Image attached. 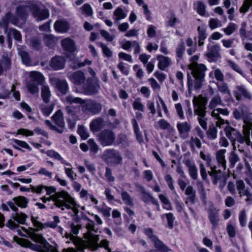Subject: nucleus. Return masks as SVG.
Instances as JSON below:
<instances>
[{
  "label": "nucleus",
  "mask_w": 252,
  "mask_h": 252,
  "mask_svg": "<svg viewBox=\"0 0 252 252\" xmlns=\"http://www.w3.org/2000/svg\"><path fill=\"white\" fill-rule=\"evenodd\" d=\"M41 200L44 203L53 200L55 205L62 210L71 209L75 215L78 213L77 205L70 195L66 191H62L52 197H42Z\"/></svg>",
  "instance_id": "1"
},
{
  "label": "nucleus",
  "mask_w": 252,
  "mask_h": 252,
  "mask_svg": "<svg viewBox=\"0 0 252 252\" xmlns=\"http://www.w3.org/2000/svg\"><path fill=\"white\" fill-rule=\"evenodd\" d=\"M207 67L205 65H199L194 71H191L192 78L188 74V86L189 93L201 88L204 80L205 72Z\"/></svg>",
  "instance_id": "2"
},
{
  "label": "nucleus",
  "mask_w": 252,
  "mask_h": 252,
  "mask_svg": "<svg viewBox=\"0 0 252 252\" xmlns=\"http://www.w3.org/2000/svg\"><path fill=\"white\" fill-rule=\"evenodd\" d=\"M207 102V98L203 96L202 95H200L198 96H194L192 100L194 113L198 116V120L199 123L205 130L207 128L206 120L205 118L206 113V105Z\"/></svg>",
  "instance_id": "3"
},
{
  "label": "nucleus",
  "mask_w": 252,
  "mask_h": 252,
  "mask_svg": "<svg viewBox=\"0 0 252 252\" xmlns=\"http://www.w3.org/2000/svg\"><path fill=\"white\" fill-rule=\"evenodd\" d=\"M243 134L242 135L239 131L236 129L229 126L225 127V132L226 136L231 140L233 146V150L235 151L236 147L235 146V141H237L243 144L246 143V145L249 146L250 144V139L249 136L248 129L246 126H243Z\"/></svg>",
  "instance_id": "4"
},
{
  "label": "nucleus",
  "mask_w": 252,
  "mask_h": 252,
  "mask_svg": "<svg viewBox=\"0 0 252 252\" xmlns=\"http://www.w3.org/2000/svg\"><path fill=\"white\" fill-rule=\"evenodd\" d=\"M61 44L63 48L68 52L67 56L70 63L69 65L72 69H76L79 65V62L75 57L77 51L75 49L73 41L70 38H66L62 41Z\"/></svg>",
  "instance_id": "5"
},
{
  "label": "nucleus",
  "mask_w": 252,
  "mask_h": 252,
  "mask_svg": "<svg viewBox=\"0 0 252 252\" xmlns=\"http://www.w3.org/2000/svg\"><path fill=\"white\" fill-rule=\"evenodd\" d=\"M52 120L54 123L57 126L54 125L49 120H46L45 124L48 127L56 131L59 133H62L64 129V122L63 114L60 110H58L52 117Z\"/></svg>",
  "instance_id": "6"
},
{
  "label": "nucleus",
  "mask_w": 252,
  "mask_h": 252,
  "mask_svg": "<svg viewBox=\"0 0 252 252\" xmlns=\"http://www.w3.org/2000/svg\"><path fill=\"white\" fill-rule=\"evenodd\" d=\"M89 71L91 77L88 78L83 86V88L85 94H91L97 93L99 89L100 86L98 79L95 77L94 71L91 68H89Z\"/></svg>",
  "instance_id": "7"
},
{
  "label": "nucleus",
  "mask_w": 252,
  "mask_h": 252,
  "mask_svg": "<svg viewBox=\"0 0 252 252\" xmlns=\"http://www.w3.org/2000/svg\"><path fill=\"white\" fill-rule=\"evenodd\" d=\"M102 158L109 165H118L122 161V158L119 152L113 149L106 150L102 156Z\"/></svg>",
  "instance_id": "8"
},
{
  "label": "nucleus",
  "mask_w": 252,
  "mask_h": 252,
  "mask_svg": "<svg viewBox=\"0 0 252 252\" xmlns=\"http://www.w3.org/2000/svg\"><path fill=\"white\" fill-rule=\"evenodd\" d=\"M30 11L36 21H40L47 19L49 16L48 9L40 7L35 3L30 4Z\"/></svg>",
  "instance_id": "9"
},
{
  "label": "nucleus",
  "mask_w": 252,
  "mask_h": 252,
  "mask_svg": "<svg viewBox=\"0 0 252 252\" xmlns=\"http://www.w3.org/2000/svg\"><path fill=\"white\" fill-rule=\"evenodd\" d=\"M85 113L95 114L101 109V105L90 100H84L80 98V108Z\"/></svg>",
  "instance_id": "10"
},
{
  "label": "nucleus",
  "mask_w": 252,
  "mask_h": 252,
  "mask_svg": "<svg viewBox=\"0 0 252 252\" xmlns=\"http://www.w3.org/2000/svg\"><path fill=\"white\" fill-rule=\"evenodd\" d=\"M12 218L13 220H9L6 223V226L11 229H14L18 227L19 224H25L28 216L24 213L16 212L12 215Z\"/></svg>",
  "instance_id": "11"
},
{
  "label": "nucleus",
  "mask_w": 252,
  "mask_h": 252,
  "mask_svg": "<svg viewBox=\"0 0 252 252\" xmlns=\"http://www.w3.org/2000/svg\"><path fill=\"white\" fill-rule=\"evenodd\" d=\"M115 139L114 133L111 130H103L100 134L99 140L104 146L112 145Z\"/></svg>",
  "instance_id": "12"
},
{
  "label": "nucleus",
  "mask_w": 252,
  "mask_h": 252,
  "mask_svg": "<svg viewBox=\"0 0 252 252\" xmlns=\"http://www.w3.org/2000/svg\"><path fill=\"white\" fill-rule=\"evenodd\" d=\"M39 219L38 217L32 216L31 217V221L33 226L36 227V231H37L45 229L47 227L55 228L57 226V224L54 221L42 223L39 221Z\"/></svg>",
  "instance_id": "13"
},
{
  "label": "nucleus",
  "mask_w": 252,
  "mask_h": 252,
  "mask_svg": "<svg viewBox=\"0 0 252 252\" xmlns=\"http://www.w3.org/2000/svg\"><path fill=\"white\" fill-rule=\"evenodd\" d=\"M237 189L238 191V193L240 197L242 196H246L247 198L246 201L248 203L252 202V194L245 188V186L244 182L242 180H238L236 182Z\"/></svg>",
  "instance_id": "14"
},
{
  "label": "nucleus",
  "mask_w": 252,
  "mask_h": 252,
  "mask_svg": "<svg viewBox=\"0 0 252 252\" xmlns=\"http://www.w3.org/2000/svg\"><path fill=\"white\" fill-rule=\"evenodd\" d=\"M237 189L238 191V193L240 197L242 196H246L247 198L246 201L248 203L252 202V194L245 188V186L244 182L242 180H238L236 182Z\"/></svg>",
  "instance_id": "15"
},
{
  "label": "nucleus",
  "mask_w": 252,
  "mask_h": 252,
  "mask_svg": "<svg viewBox=\"0 0 252 252\" xmlns=\"http://www.w3.org/2000/svg\"><path fill=\"white\" fill-rule=\"evenodd\" d=\"M237 189L238 191V193L240 197L242 196H246L247 198L246 201L248 203L252 202V194L245 188V186L244 182L242 180H238L236 182Z\"/></svg>",
  "instance_id": "16"
},
{
  "label": "nucleus",
  "mask_w": 252,
  "mask_h": 252,
  "mask_svg": "<svg viewBox=\"0 0 252 252\" xmlns=\"http://www.w3.org/2000/svg\"><path fill=\"white\" fill-rule=\"evenodd\" d=\"M233 115L234 118L237 120L243 119L245 125L251 120L250 118V114L248 109L246 106L241 107L240 110H235L233 112Z\"/></svg>",
  "instance_id": "17"
},
{
  "label": "nucleus",
  "mask_w": 252,
  "mask_h": 252,
  "mask_svg": "<svg viewBox=\"0 0 252 252\" xmlns=\"http://www.w3.org/2000/svg\"><path fill=\"white\" fill-rule=\"evenodd\" d=\"M226 152L225 149H220L219 150L216 155V160L218 162L219 167L220 169H217V172H221V170H225L226 168V160L225 159V154Z\"/></svg>",
  "instance_id": "18"
},
{
  "label": "nucleus",
  "mask_w": 252,
  "mask_h": 252,
  "mask_svg": "<svg viewBox=\"0 0 252 252\" xmlns=\"http://www.w3.org/2000/svg\"><path fill=\"white\" fill-rule=\"evenodd\" d=\"M220 47L218 45H215L209 49L206 53L207 57L211 61H216L220 58Z\"/></svg>",
  "instance_id": "19"
},
{
  "label": "nucleus",
  "mask_w": 252,
  "mask_h": 252,
  "mask_svg": "<svg viewBox=\"0 0 252 252\" xmlns=\"http://www.w3.org/2000/svg\"><path fill=\"white\" fill-rule=\"evenodd\" d=\"M234 94L238 100H240L242 96L248 99L252 97V94L244 86H237Z\"/></svg>",
  "instance_id": "20"
},
{
  "label": "nucleus",
  "mask_w": 252,
  "mask_h": 252,
  "mask_svg": "<svg viewBox=\"0 0 252 252\" xmlns=\"http://www.w3.org/2000/svg\"><path fill=\"white\" fill-rule=\"evenodd\" d=\"M51 81L63 94H65L67 93L68 85L65 80H61L58 78H52Z\"/></svg>",
  "instance_id": "21"
},
{
  "label": "nucleus",
  "mask_w": 252,
  "mask_h": 252,
  "mask_svg": "<svg viewBox=\"0 0 252 252\" xmlns=\"http://www.w3.org/2000/svg\"><path fill=\"white\" fill-rule=\"evenodd\" d=\"M65 60L61 56L53 58L50 63L51 67L55 70L63 69L64 67Z\"/></svg>",
  "instance_id": "22"
},
{
  "label": "nucleus",
  "mask_w": 252,
  "mask_h": 252,
  "mask_svg": "<svg viewBox=\"0 0 252 252\" xmlns=\"http://www.w3.org/2000/svg\"><path fill=\"white\" fill-rule=\"evenodd\" d=\"M177 127L181 137L186 138L190 130V126L187 122L178 123Z\"/></svg>",
  "instance_id": "23"
},
{
  "label": "nucleus",
  "mask_w": 252,
  "mask_h": 252,
  "mask_svg": "<svg viewBox=\"0 0 252 252\" xmlns=\"http://www.w3.org/2000/svg\"><path fill=\"white\" fill-rule=\"evenodd\" d=\"M154 247L157 249L156 250L158 252H168L170 250L157 237H153V241L151 242Z\"/></svg>",
  "instance_id": "24"
},
{
  "label": "nucleus",
  "mask_w": 252,
  "mask_h": 252,
  "mask_svg": "<svg viewBox=\"0 0 252 252\" xmlns=\"http://www.w3.org/2000/svg\"><path fill=\"white\" fill-rule=\"evenodd\" d=\"M157 60L158 61V66L161 70H165L171 63V60L170 58L161 55L157 56Z\"/></svg>",
  "instance_id": "25"
},
{
  "label": "nucleus",
  "mask_w": 252,
  "mask_h": 252,
  "mask_svg": "<svg viewBox=\"0 0 252 252\" xmlns=\"http://www.w3.org/2000/svg\"><path fill=\"white\" fill-rule=\"evenodd\" d=\"M55 30L62 33L67 32L69 28V25L68 23L63 20L57 21L54 24Z\"/></svg>",
  "instance_id": "26"
},
{
  "label": "nucleus",
  "mask_w": 252,
  "mask_h": 252,
  "mask_svg": "<svg viewBox=\"0 0 252 252\" xmlns=\"http://www.w3.org/2000/svg\"><path fill=\"white\" fill-rule=\"evenodd\" d=\"M200 157L202 159L205 160L208 166L210 167L212 170V173H210V175L213 176V174L217 173L218 171L217 168V166L212 164V158L211 156L209 154L205 155L203 152L201 151L200 152Z\"/></svg>",
  "instance_id": "27"
},
{
  "label": "nucleus",
  "mask_w": 252,
  "mask_h": 252,
  "mask_svg": "<svg viewBox=\"0 0 252 252\" xmlns=\"http://www.w3.org/2000/svg\"><path fill=\"white\" fill-rule=\"evenodd\" d=\"M200 157L202 159L205 160L208 166L210 167L212 170V173H210V175L213 176V174L217 173L218 171L217 168V166L212 164V158L211 156L209 154L205 155L203 152L201 151L200 152Z\"/></svg>",
  "instance_id": "28"
},
{
  "label": "nucleus",
  "mask_w": 252,
  "mask_h": 252,
  "mask_svg": "<svg viewBox=\"0 0 252 252\" xmlns=\"http://www.w3.org/2000/svg\"><path fill=\"white\" fill-rule=\"evenodd\" d=\"M13 147L16 150H21L22 148L27 149L29 151H32V148L25 141L19 140L16 139H11Z\"/></svg>",
  "instance_id": "29"
},
{
  "label": "nucleus",
  "mask_w": 252,
  "mask_h": 252,
  "mask_svg": "<svg viewBox=\"0 0 252 252\" xmlns=\"http://www.w3.org/2000/svg\"><path fill=\"white\" fill-rule=\"evenodd\" d=\"M105 126V122L102 118H97L93 120L90 124L92 131L96 132L100 130Z\"/></svg>",
  "instance_id": "30"
},
{
  "label": "nucleus",
  "mask_w": 252,
  "mask_h": 252,
  "mask_svg": "<svg viewBox=\"0 0 252 252\" xmlns=\"http://www.w3.org/2000/svg\"><path fill=\"white\" fill-rule=\"evenodd\" d=\"M127 15V12L125 11L121 7H118L114 11L113 18L115 22L125 19Z\"/></svg>",
  "instance_id": "31"
},
{
  "label": "nucleus",
  "mask_w": 252,
  "mask_h": 252,
  "mask_svg": "<svg viewBox=\"0 0 252 252\" xmlns=\"http://www.w3.org/2000/svg\"><path fill=\"white\" fill-rule=\"evenodd\" d=\"M30 77L31 79V82H36L37 84L41 85H42L44 82V77L43 75L38 71H31L30 73Z\"/></svg>",
  "instance_id": "32"
},
{
  "label": "nucleus",
  "mask_w": 252,
  "mask_h": 252,
  "mask_svg": "<svg viewBox=\"0 0 252 252\" xmlns=\"http://www.w3.org/2000/svg\"><path fill=\"white\" fill-rule=\"evenodd\" d=\"M12 200L15 202L18 207L21 208H27L29 202V199L23 196L15 197Z\"/></svg>",
  "instance_id": "33"
},
{
  "label": "nucleus",
  "mask_w": 252,
  "mask_h": 252,
  "mask_svg": "<svg viewBox=\"0 0 252 252\" xmlns=\"http://www.w3.org/2000/svg\"><path fill=\"white\" fill-rule=\"evenodd\" d=\"M19 55L20 56L22 62L26 65L29 66L32 65L31 59L29 53L26 51L24 47L18 49Z\"/></svg>",
  "instance_id": "34"
},
{
  "label": "nucleus",
  "mask_w": 252,
  "mask_h": 252,
  "mask_svg": "<svg viewBox=\"0 0 252 252\" xmlns=\"http://www.w3.org/2000/svg\"><path fill=\"white\" fill-rule=\"evenodd\" d=\"M30 10V4L28 5H20L16 9V14L21 18H24Z\"/></svg>",
  "instance_id": "35"
},
{
  "label": "nucleus",
  "mask_w": 252,
  "mask_h": 252,
  "mask_svg": "<svg viewBox=\"0 0 252 252\" xmlns=\"http://www.w3.org/2000/svg\"><path fill=\"white\" fill-rule=\"evenodd\" d=\"M54 108V105L52 104L45 103V104H41L39 109L42 114L45 116H49Z\"/></svg>",
  "instance_id": "36"
},
{
  "label": "nucleus",
  "mask_w": 252,
  "mask_h": 252,
  "mask_svg": "<svg viewBox=\"0 0 252 252\" xmlns=\"http://www.w3.org/2000/svg\"><path fill=\"white\" fill-rule=\"evenodd\" d=\"M5 32L6 33L7 38H11L12 39L13 37L17 41H20L21 40V34L20 32L16 29L12 28L6 29V31Z\"/></svg>",
  "instance_id": "37"
},
{
  "label": "nucleus",
  "mask_w": 252,
  "mask_h": 252,
  "mask_svg": "<svg viewBox=\"0 0 252 252\" xmlns=\"http://www.w3.org/2000/svg\"><path fill=\"white\" fill-rule=\"evenodd\" d=\"M198 32V45L201 46L203 45L204 41L206 38L205 26L202 25L197 28Z\"/></svg>",
  "instance_id": "38"
},
{
  "label": "nucleus",
  "mask_w": 252,
  "mask_h": 252,
  "mask_svg": "<svg viewBox=\"0 0 252 252\" xmlns=\"http://www.w3.org/2000/svg\"><path fill=\"white\" fill-rule=\"evenodd\" d=\"M51 93L49 88L47 85H43L41 88V97L44 102L48 103L50 101V98Z\"/></svg>",
  "instance_id": "39"
},
{
  "label": "nucleus",
  "mask_w": 252,
  "mask_h": 252,
  "mask_svg": "<svg viewBox=\"0 0 252 252\" xmlns=\"http://www.w3.org/2000/svg\"><path fill=\"white\" fill-rule=\"evenodd\" d=\"M71 230H72V235L70 237L71 241L74 243L77 249H78L79 247V239L77 236L78 233L79 232V227L78 225H72L71 226Z\"/></svg>",
  "instance_id": "40"
},
{
  "label": "nucleus",
  "mask_w": 252,
  "mask_h": 252,
  "mask_svg": "<svg viewBox=\"0 0 252 252\" xmlns=\"http://www.w3.org/2000/svg\"><path fill=\"white\" fill-rule=\"evenodd\" d=\"M79 65L77 67H78ZM77 68H76L75 69H72L70 66L69 70L68 73V76L70 80L73 82L75 84H79V72L78 71H75L74 72H73V71H74L75 70L77 69Z\"/></svg>",
  "instance_id": "41"
},
{
  "label": "nucleus",
  "mask_w": 252,
  "mask_h": 252,
  "mask_svg": "<svg viewBox=\"0 0 252 252\" xmlns=\"http://www.w3.org/2000/svg\"><path fill=\"white\" fill-rule=\"evenodd\" d=\"M80 196L86 200L89 199H91L92 202H93L94 204L97 205L98 203V200L94 198L93 195L91 194H89L88 193V191L85 189H82L81 191L80 192Z\"/></svg>",
  "instance_id": "42"
},
{
  "label": "nucleus",
  "mask_w": 252,
  "mask_h": 252,
  "mask_svg": "<svg viewBox=\"0 0 252 252\" xmlns=\"http://www.w3.org/2000/svg\"><path fill=\"white\" fill-rule=\"evenodd\" d=\"M187 165L189 167V173L190 177L194 180L196 179L198 177V170L195 165L190 162H187Z\"/></svg>",
  "instance_id": "43"
},
{
  "label": "nucleus",
  "mask_w": 252,
  "mask_h": 252,
  "mask_svg": "<svg viewBox=\"0 0 252 252\" xmlns=\"http://www.w3.org/2000/svg\"><path fill=\"white\" fill-rule=\"evenodd\" d=\"M0 63L2 64V67L5 71L9 69L10 68L11 61L10 58L7 55H3L1 58L0 59Z\"/></svg>",
  "instance_id": "44"
},
{
  "label": "nucleus",
  "mask_w": 252,
  "mask_h": 252,
  "mask_svg": "<svg viewBox=\"0 0 252 252\" xmlns=\"http://www.w3.org/2000/svg\"><path fill=\"white\" fill-rule=\"evenodd\" d=\"M157 104L158 106V115L160 117H162V115L161 113V109H162L165 113H167V108L166 107V105L165 103H164V101L162 100V99L159 97L158 100L157 101Z\"/></svg>",
  "instance_id": "45"
},
{
  "label": "nucleus",
  "mask_w": 252,
  "mask_h": 252,
  "mask_svg": "<svg viewBox=\"0 0 252 252\" xmlns=\"http://www.w3.org/2000/svg\"><path fill=\"white\" fill-rule=\"evenodd\" d=\"M221 100L219 94L214 95L210 101L209 107L210 109L215 108L217 105L220 104Z\"/></svg>",
  "instance_id": "46"
},
{
  "label": "nucleus",
  "mask_w": 252,
  "mask_h": 252,
  "mask_svg": "<svg viewBox=\"0 0 252 252\" xmlns=\"http://www.w3.org/2000/svg\"><path fill=\"white\" fill-rule=\"evenodd\" d=\"M218 89L220 93L224 95L225 99H228L230 96V91L225 84L218 85Z\"/></svg>",
  "instance_id": "47"
},
{
  "label": "nucleus",
  "mask_w": 252,
  "mask_h": 252,
  "mask_svg": "<svg viewBox=\"0 0 252 252\" xmlns=\"http://www.w3.org/2000/svg\"><path fill=\"white\" fill-rule=\"evenodd\" d=\"M95 208L97 211L102 213L104 216L106 217H109L110 216L111 211V208L105 205H103L102 206H96Z\"/></svg>",
  "instance_id": "48"
},
{
  "label": "nucleus",
  "mask_w": 252,
  "mask_h": 252,
  "mask_svg": "<svg viewBox=\"0 0 252 252\" xmlns=\"http://www.w3.org/2000/svg\"><path fill=\"white\" fill-rule=\"evenodd\" d=\"M82 13L86 16H91L93 14V9L89 3H85L81 8Z\"/></svg>",
  "instance_id": "49"
},
{
  "label": "nucleus",
  "mask_w": 252,
  "mask_h": 252,
  "mask_svg": "<svg viewBox=\"0 0 252 252\" xmlns=\"http://www.w3.org/2000/svg\"><path fill=\"white\" fill-rule=\"evenodd\" d=\"M44 40L47 46H53L56 44L57 38L52 34H46L44 36Z\"/></svg>",
  "instance_id": "50"
},
{
  "label": "nucleus",
  "mask_w": 252,
  "mask_h": 252,
  "mask_svg": "<svg viewBox=\"0 0 252 252\" xmlns=\"http://www.w3.org/2000/svg\"><path fill=\"white\" fill-rule=\"evenodd\" d=\"M237 28V26L235 24L231 23L222 30L227 35H230L235 31Z\"/></svg>",
  "instance_id": "51"
},
{
  "label": "nucleus",
  "mask_w": 252,
  "mask_h": 252,
  "mask_svg": "<svg viewBox=\"0 0 252 252\" xmlns=\"http://www.w3.org/2000/svg\"><path fill=\"white\" fill-rule=\"evenodd\" d=\"M159 198L163 203V207L167 210H171L172 207L170 203L168 198L163 194H159Z\"/></svg>",
  "instance_id": "52"
},
{
  "label": "nucleus",
  "mask_w": 252,
  "mask_h": 252,
  "mask_svg": "<svg viewBox=\"0 0 252 252\" xmlns=\"http://www.w3.org/2000/svg\"><path fill=\"white\" fill-rule=\"evenodd\" d=\"M38 85V84H36L35 82H30L27 85L28 91L32 94H38L39 92Z\"/></svg>",
  "instance_id": "53"
},
{
  "label": "nucleus",
  "mask_w": 252,
  "mask_h": 252,
  "mask_svg": "<svg viewBox=\"0 0 252 252\" xmlns=\"http://www.w3.org/2000/svg\"><path fill=\"white\" fill-rule=\"evenodd\" d=\"M229 114L228 111L226 109L217 108L213 110L212 112L211 115L213 117L218 118L220 117V115L227 116Z\"/></svg>",
  "instance_id": "54"
},
{
  "label": "nucleus",
  "mask_w": 252,
  "mask_h": 252,
  "mask_svg": "<svg viewBox=\"0 0 252 252\" xmlns=\"http://www.w3.org/2000/svg\"><path fill=\"white\" fill-rule=\"evenodd\" d=\"M131 123L134 128V132L136 135L137 139L139 142H141L142 139V136L139 131V128L135 119H133L132 120Z\"/></svg>",
  "instance_id": "55"
},
{
  "label": "nucleus",
  "mask_w": 252,
  "mask_h": 252,
  "mask_svg": "<svg viewBox=\"0 0 252 252\" xmlns=\"http://www.w3.org/2000/svg\"><path fill=\"white\" fill-rule=\"evenodd\" d=\"M198 59L199 56L198 55H195L191 58V63L189 65V68L190 70L194 71V70H195L199 65H204L203 64H198L196 63V61Z\"/></svg>",
  "instance_id": "56"
},
{
  "label": "nucleus",
  "mask_w": 252,
  "mask_h": 252,
  "mask_svg": "<svg viewBox=\"0 0 252 252\" xmlns=\"http://www.w3.org/2000/svg\"><path fill=\"white\" fill-rule=\"evenodd\" d=\"M133 108L135 110H137L140 112L144 111V105L140 101L139 99H136L133 103Z\"/></svg>",
  "instance_id": "57"
},
{
  "label": "nucleus",
  "mask_w": 252,
  "mask_h": 252,
  "mask_svg": "<svg viewBox=\"0 0 252 252\" xmlns=\"http://www.w3.org/2000/svg\"><path fill=\"white\" fill-rule=\"evenodd\" d=\"M196 5L197 13L201 16L204 15L206 13V6L205 4L201 1H198L196 2Z\"/></svg>",
  "instance_id": "58"
},
{
  "label": "nucleus",
  "mask_w": 252,
  "mask_h": 252,
  "mask_svg": "<svg viewBox=\"0 0 252 252\" xmlns=\"http://www.w3.org/2000/svg\"><path fill=\"white\" fill-rule=\"evenodd\" d=\"M9 18H10V13H7L0 22V26L5 28V32L6 31V29H8L7 26L10 23Z\"/></svg>",
  "instance_id": "59"
},
{
  "label": "nucleus",
  "mask_w": 252,
  "mask_h": 252,
  "mask_svg": "<svg viewBox=\"0 0 252 252\" xmlns=\"http://www.w3.org/2000/svg\"><path fill=\"white\" fill-rule=\"evenodd\" d=\"M209 27L212 30H214L221 26V22L218 19L212 18L209 22Z\"/></svg>",
  "instance_id": "60"
},
{
  "label": "nucleus",
  "mask_w": 252,
  "mask_h": 252,
  "mask_svg": "<svg viewBox=\"0 0 252 252\" xmlns=\"http://www.w3.org/2000/svg\"><path fill=\"white\" fill-rule=\"evenodd\" d=\"M26 243V246L30 248L32 250L36 251L39 252H47V251H45V250H43V248L41 247V246L32 244V243L29 241H27Z\"/></svg>",
  "instance_id": "61"
},
{
  "label": "nucleus",
  "mask_w": 252,
  "mask_h": 252,
  "mask_svg": "<svg viewBox=\"0 0 252 252\" xmlns=\"http://www.w3.org/2000/svg\"><path fill=\"white\" fill-rule=\"evenodd\" d=\"M100 33L101 36L107 41H112L115 37L114 35L111 34L110 33L104 30L100 31Z\"/></svg>",
  "instance_id": "62"
},
{
  "label": "nucleus",
  "mask_w": 252,
  "mask_h": 252,
  "mask_svg": "<svg viewBox=\"0 0 252 252\" xmlns=\"http://www.w3.org/2000/svg\"><path fill=\"white\" fill-rule=\"evenodd\" d=\"M121 196L123 200L126 205L128 206H132L133 205L132 200L130 195L126 192H122Z\"/></svg>",
  "instance_id": "63"
},
{
  "label": "nucleus",
  "mask_w": 252,
  "mask_h": 252,
  "mask_svg": "<svg viewBox=\"0 0 252 252\" xmlns=\"http://www.w3.org/2000/svg\"><path fill=\"white\" fill-rule=\"evenodd\" d=\"M157 124L158 126L162 129H169L171 128L170 124L164 119L159 120Z\"/></svg>",
  "instance_id": "64"
}]
</instances>
